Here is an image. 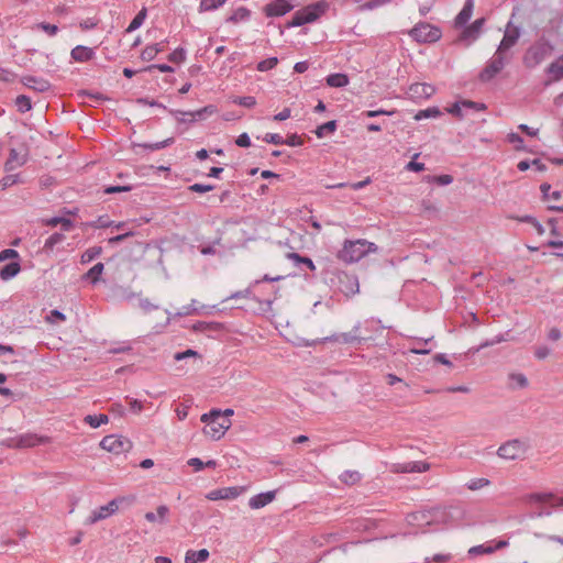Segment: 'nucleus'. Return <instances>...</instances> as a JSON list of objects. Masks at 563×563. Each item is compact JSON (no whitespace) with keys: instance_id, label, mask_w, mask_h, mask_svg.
<instances>
[{"instance_id":"obj_48","label":"nucleus","mask_w":563,"mask_h":563,"mask_svg":"<svg viewBox=\"0 0 563 563\" xmlns=\"http://www.w3.org/2000/svg\"><path fill=\"white\" fill-rule=\"evenodd\" d=\"M187 51L184 47H177L168 55V60L175 64H181L186 60Z\"/></svg>"},{"instance_id":"obj_47","label":"nucleus","mask_w":563,"mask_h":563,"mask_svg":"<svg viewBox=\"0 0 563 563\" xmlns=\"http://www.w3.org/2000/svg\"><path fill=\"white\" fill-rule=\"evenodd\" d=\"M227 0H201L199 4V11L200 12H207L217 10L221 5L224 4Z\"/></svg>"},{"instance_id":"obj_54","label":"nucleus","mask_w":563,"mask_h":563,"mask_svg":"<svg viewBox=\"0 0 563 563\" xmlns=\"http://www.w3.org/2000/svg\"><path fill=\"white\" fill-rule=\"evenodd\" d=\"M157 56V48L156 46H153V44L147 45L144 47V49L141 52V59L144 62H151Z\"/></svg>"},{"instance_id":"obj_20","label":"nucleus","mask_w":563,"mask_h":563,"mask_svg":"<svg viewBox=\"0 0 563 563\" xmlns=\"http://www.w3.org/2000/svg\"><path fill=\"white\" fill-rule=\"evenodd\" d=\"M21 82L26 88L33 89L37 92H46L52 87L51 82L47 79L32 75L23 76L21 78Z\"/></svg>"},{"instance_id":"obj_27","label":"nucleus","mask_w":563,"mask_h":563,"mask_svg":"<svg viewBox=\"0 0 563 563\" xmlns=\"http://www.w3.org/2000/svg\"><path fill=\"white\" fill-rule=\"evenodd\" d=\"M485 22V18H478L471 25H465L461 35L462 40L475 41L476 38H478Z\"/></svg>"},{"instance_id":"obj_42","label":"nucleus","mask_w":563,"mask_h":563,"mask_svg":"<svg viewBox=\"0 0 563 563\" xmlns=\"http://www.w3.org/2000/svg\"><path fill=\"white\" fill-rule=\"evenodd\" d=\"M84 421L88 423L91 428H99L101 424L107 423L109 418L107 415H88L85 417Z\"/></svg>"},{"instance_id":"obj_31","label":"nucleus","mask_w":563,"mask_h":563,"mask_svg":"<svg viewBox=\"0 0 563 563\" xmlns=\"http://www.w3.org/2000/svg\"><path fill=\"white\" fill-rule=\"evenodd\" d=\"M21 271L19 262L13 261L0 268V278L2 280H10L14 278Z\"/></svg>"},{"instance_id":"obj_29","label":"nucleus","mask_w":563,"mask_h":563,"mask_svg":"<svg viewBox=\"0 0 563 563\" xmlns=\"http://www.w3.org/2000/svg\"><path fill=\"white\" fill-rule=\"evenodd\" d=\"M432 336L430 338H412L409 340L410 345L407 349V352L410 353H429L432 347L424 349L423 345L429 344L432 341Z\"/></svg>"},{"instance_id":"obj_62","label":"nucleus","mask_w":563,"mask_h":563,"mask_svg":"<svg viewBox=\"0 0 563 563\" xmlns=\"http://www.w3.org/2000/svg\"><path fill=\"white\" fill-rule=\"evenodd\" d=\"M214 189L213 185H206V184H192L188 187V190L191 192H198V194H205L208 191H211Z\"/></svg>"},{"instance_id":"obj_33","label":"nucleus","mask_w":563,"mask_h":563,"mask_svg":"<svg viewBox=\"0 0 563 563\" xmlns=\"http://www.w3.org/2000/svg\"><path fill=\"white\" fill-rule=\"evenodd\" d=\"M104 271L103 263L99 262L95 264L87 273L84 274L82 279L89 280L91 284L96 285L100 282V277Z\"/></svg>"},{"instance_id":"obj_15","label":"nucleus","mask_w":563,"mask_h":563,"mask_svg":"<svg viewBox=\"0 0 563 563\" xmlns=\"http://www.w3.org/2000/svg\"><path fill=\"white\" fill-rule=\"evenodd\" d=\"M206 305H199L198 300L191 299L189 305L183 306L177 312L172 313L169 310H165L167 319L165 325L169 324L174 319L187 316L201 314L205 310Z\"/></svg>"},{"instance_id":"obj_32","label":"nucleus","mask_w":563,"mask_h":563,"mask_svg":"<svg viewBox=\"0 0 563 563\" xmlns=\"http://www.w3.org/2000/svg\"><path fill=\"white\" fill-rule=\"evenodd\" d=\"M529 385L528 378L521 373H510L508 375V387L510 389H523Z\"/></svg>"},{"instance_id":"obj_46","label":"nucleus","mask_w":563,"mask_h":563,"mask_svg":"<svg viewBox=\"0 0 563 563\" xmlns=\"http://www.w3.org/2000/svg\"><path fill=\"white\" fill-rule=\"evenodd\" d=\"M250 13H251L250 10H247L244 7H240L230 15L228 21L234 22V23L246 21L250 18Z\"/></svg>"},{"instance_id":"obj_56","label":"nucleus","mask_w":563,"mask_h":563,"mask_svg":"<svg viewBox=\"0 0 563 563\" xmlns=\"http://www.w3.org/2000/svg\"><path fill=\"white\" fill-rule=\"evenodd\" d=\"M233 103L239 104L244 108H253L256 104V99L253 96H242V97H236L233 100Z\"/></svg>"},{"instance_id":"obj_2","label":"nucleus","mask_w":563,"mask_h":563,"mask_svg":"<svg viewBox=\"0 0 563 563\" xmlns=\"http://www.w3.org/2000/svg\"><path fill=\"white\" fill-rule=\"evenodd\" d=\"M376 251L377 245L365 239L345 240L342 249L338 252V258L346 264H352Z\"/></svg>"},{"instance_id":"obj_34","label":"nucleus","mask_w":563,"mask_h":563,"mask_svg":"<svg viewBox=\"0 0 563 563\" xmlns=\"http://www.w3.org/2000/svg\"><path fill=\"white\" fill-rule=\"evenodd\" d=\"M325 82L333 88H343L349 85V77L342 73H334L327 76Z\"/></svg>"},{"instance_id":"obj_26","label":"nucleus","mask_w":563,"mask_h":563,"mask_svg":"<svg viewBox=\"0 0 563 563\" xmlns=\"http://www.w3.org/2000/svg\"><path fill=\"white\" fill-rule=\"evenodd\" d=\"M474 10V0H465L462 10L454 19V25L457 29L464 27L471 20Z\"/></svg>"},{"instance_id":"obj_13","label":"nucleus","mask_w":563,"mask_h":563,"mask_svg":"<svg viewBox=\"0 0 563 563\" xmlns=\"http://www.w3.org/2000/svg\"><path fill=\"white\" fill-rule=\"evenodd\" d=\"M191 330L196 333H201L208 338H219L225 332V327L221 322L216 321H197L191 325Z\"/></svg>"},{"instance_id":"obj_17","label":"nucleus","mask_w":563,"mask_h":563,"mask_svg":"<svg viewBox=\"0 0 563 563\" xmlns=\"http://www.w3.org/2000/svg\"><path fill=\"white\" fill-rule=\"evenodd\" d=\"M520 37V29L518 26H514L511 22L507 24V27L504 33V37L500 41L497 51L499 53H504L505 51L511 48L516 45Z\"/></svg>"},{"instance_id":"obj_12","label":"nucleus","mask_w":563,"mask_h":563,"mask_svg":"<svg viewBox=\"0 0 563 563\" xmlns=\"http://www.w3.org/2000/svg\"><path fill=\"white\" fill-rule=\"evenodd\" d=\"M506 65V60L503 53L496 51L495 55L487 63L485 68L479 73V79L482 81L492 80L498 73H500Z\"/></svg>"},{"instance_id":"obj_30","label":"nucleus","mask_w":563,"mask_h":563,"mask_svg":"<svg viewBox=\"0 0 563 563\" xmlns=\"http://www.w3.org/2000/svg\"><path fill=\"white\" fill-rule=\"evenodd\" d=\"M26 163L25 156H20L16 150L12 148L9 153V157L4 164L5 172H12L16 167L23 166Z\"/></svg>"},{"instance_id":"obj_60","label":"nucleus","mask_w":563,"mask_h":563,"mask_svg":"<svg viewBox=\"0 0 563 563\" xmlns=\"http://www.w3.org/2000/svg\"><path fill=\"white\" fill-rule=\"evenodd\" d=\"M46 320L51 323H58V322L65 321L66 316L62 311H59L57 309H53L47 314Z\"/></svg>"},{"instance_id":"obj_44","label":"nucleus","mask_w":563,"mask_h":563,"mask_svg":"<svg viewBox=\"0 0 563 563\" xmlns=\"http://www.w3.org/2000/svg\"><path fill=\"white\" fill-rule=\"evenodd\" d=\"M361 474L357 471H344L340 475V481L347 485H354L361 481Z\"/></svg>"},{"instance_id":"obj_55","label":"nucleus","mask_w":563,"mask_h":563,"mask_svg":"<svg viewBox=\"0 0 563 563\" xmlns=\"http://www.w3.org/2000/svg\"><path fill=\"white\" fill-rule=\"evenodd\" d=\"M540 190L542 192V196L544 199H549V198H552L554 200H558L561 198V191L559 190H555V191H550L551 190V185L544 183L540 186Z\"/></svg>"},{"instance_id":"obj_7","label":"nucleus","mask_w":563,"mask_h":563,"mask_svg":"<svg viewBox=\"0 0 563 563\" xmlns=\"http://www.w3.org/2000/svg\"><path fill=\"white\" fill-rule=\"evenodd\" d=\"M409 35L418 43H434L441 38L442 31L430 23L419 22L409 31Z\"/></svg>"},{"instance_id":"obj_64","label":"nucleus","mask_w":563,"mask_h":563,"mask_svg":"<svg viewBox=\"0 0 563 563\" xmlns=\"http://www.w3.org/2000/svg\"><path fill=\"white\" fill-rule=\"evenodd\" d=\"M463 102L462 101H456L454 102L449 109H448V112L451 113L452 115L454 117H457L459 119H463L464 118V113L462 111L463 109Z\"/></svg>"},{"instance_id":"obj_41","label":"nucleus","mask_w":563,"mask_h":563,"mask_svg":"<svg viewBox=\"0 0 563 563\" xmlns=\"http://www.w3.org/2000/svg\"><path fill=\"white\" fill-rule=\"evenodd\" d=\"M101 253H102L101 246L89 247L81 254L80 263L88 264V263L92 262L95 258H97L98 256H100Z\"/></svg>"},{"instance_id":"obj_38","label":"nucleus","mask_w":563,"mask_h":563,"mask_svg":"<svg viewBox=\"0 0 563 563\" xmlns=\"http://www.w3.org/2000/svg\"><path fill=\"white\" fill-rule=\"evenodd\" d=\"M288 258L290 261H292L296 265L298 264H302L306 266V268H308L309 271L313 272L316 271V265L313 263V261L310 258V257H307V256H302L300 255L299 253H289L288 255Z\"/></svg>"},{"instance_id":"obj_61","label":"nucleus","mask_w":563,"mask_h":563,"mask_svg":"<svg viewBox=\"0 0 563 563\" xmlns=\"http://www.w3.org/2000/svg\"><path fill=\"white\" fill-rule=\"evenodd\" d=\"M263 141L269 144L274 145H283L285 142V139L277 133H266L263 137Z\"/></svg>"},{"instance_id":"obj_23","label":"nucleus","mask_w":563,"mask_h":563,"mask_svg":"<svg viewBox=\"0 0 563 563\" xmlns=\"http://www.w3.org/2000/svg\"><path fill=\"white\" fill-rule=\"evenodd\" d=\"M430 470V464L423 461H412L395 465L399 473H424Z\"/></svg>"},{"instance_id":"obj_40","label":"nucleus","mask_w":563,"mask_h":563,"mask_svg":"<svg viewBox=\"0 0 563 563\" xmlns=\"http://www.w3.org/2000/svg\"><path fill=\"white\" fill-rule=\"evenodd\" d=\"M336 128H338L336 121L331 120V121H328V122L319 125L316 129L314 133H316L317 137L322 139L327 134L335 132Z\"/></svg>"},{"instance_id":"obj_1","label":"nucleus","mask_w":563,"mask_h":563,"mask_svg":"<svg viewBox=\"0 0 563 563\" xmlns=\"http://www.w3.org/2000/svg\"><path fill=\"white\" fill-rule=\"evenodd\" d=\"M373 329L383 331L382 327L379 325V321L374 319L365 320L364 322H357L350 332L336 333L321 340L319 339L316 342L320 343L331 341L346 344L350 347H363L368 350L375 345L374 336L368 334V332Z\"/></svg>"},{"instance_id":"obj_36","label":"nucleus","mask_w":563,"mask_h":563,"mask_svg":"<svg viewBox=\"0 0 563 563\" xmlns=\"http://www.w3.org/2000/svg\"><path fill=\"white\" fill-rule=\"evenodd\" d=\"M168 512H169V508L165 505H161L157 507V514L146 512L145 519L148 522L159 521L161 523H164L166 521V516L168 515Z\"/></svg>"},{"instance_id":"obj_51","label":"nucleus","mask_w":563,"mask_h":563,"mask_svg":"<svg viewBox=\"0 0 563 563\" xmlns=\"http://www.w3.org/2000/svg\"><path fill=\"white\" fill-rule=\"evenodd\" d=\"M64 240L65 235L63 233L55 232L45 240L44 247L53 250L57 244L62 243Z\"/></svg>"},{"instance_id":"obj_49","label":"nucleus","mask_w":563,"mask_h":563,"mask_svg":"<svg viewBox=\"0 0 563 563\" xmlns=\"http://www.w3.org/2000/svg\"><path fill=\"white\" fill-rule=\"evenodd\" d=\"M490 485V481L485 477L472 478L466 483L470 490H478Z\"/></svg>"},{"instance_id":"obj_16","label":"nucleus","mask_w":563,"mask_h":563,"mask_svg":"<svg viewBox=\"0 0 563 563\" xmlns=\"http://www.w3.org/2000/svg\"><path fill=\"white\" fill-rule=\"evenodd\" d=\"M295 0H272L264 8L266 16H283L294 9Z\"/></svg>"},{"instance_id":"obj_39","label":"nucleus","mask_w":563,"mask_h":563,"mask_svg":"<svg viewBox=\"0 0 563 563\" xmlns=\"http://www.w3.org/2000/svg\"><path fill=\"white\" fill-rule=\"evenodd\" d=\"M547 73L552 76V80L554 81H559L563 78V62L560 60V57L549 65Z\"/></svg>"},{"instance_id":"obj_11","label":"nucleus","mask_w":563,"mask_h":563,"mask_svg":"<svg viewBox=\"0 0 563 563\" xmlns=\"http://www.w3.org/2000/svg\"><path fill=\"white\" fill-rule=\"evenodd\" d=\"M260 285V280H254L252 282L247 288H245L244 290H239V291H235L233 294H231L230 296H228L227 298L223 299V301H228L230 299H239V298H249V299H253L257 302H260L261 305L265 306V308H263V311H267L271 309L272 307V303L275 299V297L273 298H265V299H260L255 294H254V288L256 286Z\"/></svg>"},{"instance_id":"obj_37","label":"nucleus","mask_w":563,"mask_h":563,"mask_svg":"<svg viewBox=\"0 0 563 563\" xmlns=\"http://www.w3.org/2000/svg\"><path fill=\"white\" fill-rule=\"evenodd\" d=\"M147 16V10L146 8H142L137 14L133 18V20L130 22L129 26L126 27V33H132L140 29L142 24L144 23L145 19Z\"/></svg>"},{"instance_id":"obj_59","label":"nucleus","mask_w":563,"mask_h":563,"mask_svg":"<svg viewBox=\"0 0 563 563\" xmlns=\"http://www.w3.org/2000/svg\"><path fill=\"white\" fill-rule=\"evenodd\" d=\"M394 113H395V111H387L384 109L366 110L361 113V118L365 119V118H375V117H379V115H393Z\"/></svg>"},{"instance_id":"obj_3","label":"nucleus","mask_w":563,"mask_h":563,"mask_svg":"<svg viewBox=\"0 0 563 563\" xmlns=\"http://www.w3.org/2000/svg\"><path fill=\"white\" fill-rule=\"evenodd\" d=\"M330 4L325 0H320L310 3L299 10H297L291 20L287 22V27H298L308 23H313L320 19L329 10Z\"/></svg>"},{"instance_id":"obj_21","label":"nucleus","mask_w":563,"mask_h":563,"mask_svg":"<svg viewBox=\"0 0 563 563\" xmlns=\"http://www.w3.org/2000/svg\"><path fill=\"white\" fill-rule=\"evenodd\" d=\"M435 92V89L432 85L426 82H416L410 85L408 89V95L411 98L417 99H428Z\"/></svg>"},{"instance_id":"obj_28","label":"nucleus","mask_w":563,"mask_h":563,"mask_svg":"<svg viewBox=\"0 0 563 563\" xmlns=\"http://www.w3.org/2000/svg\"><path fill=\"white\" fill-rule=\"evenodd\" d=\"M275 496H276V492L275 490L260 493V494L254 495L253 497L250 498L249 506L252 509L263 508L266 505H268L269 503H272L275 499Z\"/></svg>"},{"instance_id":"obj_43","label":"nucleus","mask_w":563,"mask_h":563,"mask_svg":"<svg viewBox=\"0 0 563 563\" xmlns=\"http://www.w3.org/2000/svg\"><path fill=\"white\" fill-rule=\"evenodd\" d=\"M173 143H174V137H168L161 142L143 143V144H137V146L150 150V151H159V150H163V148L172 145Z\"/></svg>"},{"instance_id":"obj_8","label":"nucleus","mask_w":563,"mask_h":563,"mask_svg":"<svg viewBox=\"0 0 563 563\" xmlns=\"http://www.w3.org/2000/svg\"><path fill=\"white\" fill-rule=\"evenodd\" d=\"M51 443V438L36 433H23L5 440V445L11 449H30L37 445Z\"/></svg>"},{"instance_id":"obj_5","label":"nucleus","mask_w":563,"mask_h":563,"mask_svg":"<svg viewBox=\"0 0 563 563\" xmlns=\"http://www.w3.org/2000/svg\"><path fill=\"white\" fill-rule=\"evenodd\" d=\"M522 500L528 505H540L537 511L529 515L530 518H540L550 516L551 511L544 508L543 504H552V506H563V497L559 498L555 504V496L552 493H532L522 497Z\"/></svg>"},{"instance_id":"obj_53","label":"nucleus","mask_w":563,"mask_h":563,"mask_svg":"<svg viewBox=\"0 0 563 563\" xmlns=\"http://www.w3.org/2000/svg\"><path fill=\"white\" fill-rule=\"evenodd\" d=\"M277 64H278L277 57H268L266 59L261 60L257 64L256 68L258 71H267V70L275 68L277 66Z\"/></svg>"},{"instance_id":"obj_22","label":"nucleus","mask_w":563,"mask_h":563,"mask_svg":"<svg viewBox=\"0 0 563 563\" xmlns=\"http://www.w3.org/2000/svg\"><path fill=\"white\" fill-rule=\"evenodd\" d=\"M340 290L346 295H355L360 290L358 279L354 275L343 274L339 277Z\"/></svg>"},{"instance_id":"obj_4","label":"nucleus","mask_w":563,"mask_h":563,"mask_svg":"<svg viewBox=\"0 0 563 563\" xmlns=\"http://www.w3.org/2000/svg\"><path fill=\"white\" fill-rule=\"evenodd\" d=\"M201 421L206 423L203 433L212 440H220L228 429L231 427V421L218 409H212L208 413L201 416Z\"/></svg>"},{"instance_id":"obj_58","label":"nucleus","mask_w":563,"mask_h":563,"mask_svg":"<svg viewBox=\"0 0 563 563\" xmlns=\"http://www.w3.org/2000/svg\"><path fill=\"white\" fill-rule=\"evenodd\" d=\"M507 141L510 144H514L515 148L517 151H523L525 150L523 139L518 133H515V132L509 133L507 135Z\"/></svg>"},{"instance_id":"obj_57","label":"nucleus","mask_w":563,"mask_h":563,"mask_svg":"<svg viewBox=\"0 0 563 563\" xmlns=\"http://www.w3.org/2000/svg\"><path fill=\"white\" fill-rule=\"evenodd\" d=\"M133 189V187L131 185H123V186H106L103 188V192L107 194V195H112V194H120V192H129Z\"/></svg>"},{"instance_id":"obj_10","label":"nucleus","mask_w":563,"mask_h":563,"mask_svg":"<svg viewBox=\"0 0 563 563\" xmlns=\"http://www.w3.org/2000/svg\"><path fill=\"white\" fill-rule=\"evenodd\" d=\"M100 446L106 451L120 454L130 451L132 443L129 439L122 435L109 434L101 440Z\"/></svg>"},{"instance_id":"obj_18","label":"nucleus","mask_w":563,"mask_h":563,"mask_svg":"<svg viewBox=\"0 0 563 563\" xmlns=\"http://www.w3.org/2000/svg\"><path fill=\"white\" fill-rule=\"evenodd\" d=\"M217 108L212 104H208L201 109L195 111H181V110H168L172 115H188L190 122H197L207 119V117L216 113Z\"/></svg>"},{"instance_id":"obj_52","label":"nucleus","mask_w":563,"mask_h":563,"mask_svg":"<svg viewBox=\"0 0 563 563\" xmlns=\"http://www.w3.org/2000/svg\"><path fill=\"white\" fill-rule=\"evenodd\" d=\"M441 115V111L438 107H431V108H428V109H424V110H420L417 114H416V119L417 120H422V119H429V118H438Z\"/></svg>"},{"instance_id":"obj_24","label":"nucleus","mask_w":563,"mask_h":563,"mask_svg":"<svg viewBox=\"0 0 563 563\" xmlns=\"http://www.w3.org/2000/svg\"><path fill=\"white\" fill-rule=\"evenodd\" d=\"M240 493V487H223L209 492L207 498L209 500L234 499Z\"/></svg>"},{"instance_id":"obj_35","label":"nucleus","mask_w":563,"mask_h":563,"mask_svg":"<svg viewBox=\"0 0 563 563\" xmlns=\"http://www.w3.org/2000/svg\"><path fill=\"white\" fill-rule=\"evenodd\" d=\"M209 551L207 549H201L198 551L189 550L185 555V563H200L205 562L209 558Z\"/></svg>"},{"instance_id":"obj_63","label":"nucleus","mask_w":563,"mask_h":563,"mask_svg":"<svg viewBox=\"0 0 563 563\" xmlns=\"http://www.w3.org/2000/svg\"><path fill=\"white\" fill-rule=\"evenodd\" d=\"M19 257V252L14 249H5L0 252V263L7 260H16Z\"/></svg>"},{"instance_id":"obj_19","label":"nucleus","mask_w":563,"mask_h":563,"mask_svg":"<svg viewBox=\"0 0 563 563\" xmlns=\"http://www.w3.org/2000/svg\"><path fill=\"white\" fill-rule=\"evenodd\" d=\"M508 545H509V542L507 540H498L496 542L492 541V542L472 547L468 550V554L471 556L482 555V554H492L497 550L507 548Z\"/></svg>"},{"instance_id":"obj_25","label":"nucleus","mask_w":563,"mask_h":563,"mask_svg":"<svg viewBox=\"0 0 563 563\" xmlns=\"http://www.w3.org/2000/svg\"><path fill=\"white\" fill-rule=\"evenodd\" d=\"M95 55V49L85 45H77L70 51L71 59L77 63L89 62Z\"/></svg>"},{"instance_id":"obj_14","label":"nucleus","mask_w":563,"mask_h":563,"mask_svg":"<svg viewBox=\"0 0 563 563\" xmlns=\"http://www.w3.org/2000/svg\"><path fill=\"white\" fill-rule=\"evenodd\" d=\"M122 499L114 498L109 501L107 505L99 507L93 510L91 515L87 518L86 522L89 525H93L100 520L107 519L113 514H115L119 509V504Z\"/></svg>"},{"instance_id":"obj_45","label":"nucleus","mask_w":563,"mask_h":563,"mask_svg":"<svg viewBox=\"0 0 563 563\" xmlns=\"http://www.w3.org/2000/svg\"><path fill=\"white\" fill-rule=\"evenodd\" d=\"M46 224L51 227L62 224L64 231H69L74 225L70 219L64 217H53L49 220H47Z\"/></svg>"},{"instance_id":"obj_9","label":"nucleus","mask_w":563,"mask_h":563,"mask_svg":"<svg viewBox=\"0 0 563 563\" xmlns=\"http://www.w3.org/2000/svg\"><path fill=\"white\" fill-rule=\"evenodd\" d=\"M528 449L529 446L525 441L514 439L501 444L497 450V455L504 460L515 461L522 459Z\"/></svg>"},{"instance_id":"obj_6","label":"nucleus","mask_w":563,"mask_h":563,"mask_svg":"<svg viewBox=\"0 0 563 563\" xmlns=\"http://www.w3.org/2000/svg\"><path fill=\"white\" fill-rule=\"evenodd\" d=\"M552 51L553 45L549 41H538L527 49L523 56V64L528 68H534L541 64Z\"/></svg>"},{"instance_id":"obj_50","label":"nucleus","mask_w":563,"mask_h":563,"mask_svg":"<svg viewBox=\"0 0 563 563\" xmlns=\"http://www.w3.org/2000/svg\"><path fill=\"white\" fill-rule=\"evenodd\" d=\"M15 106L20 112L24 113L32 109V101L27 96L20 95L15 99Z\"/></svg>"}]
</instances>
